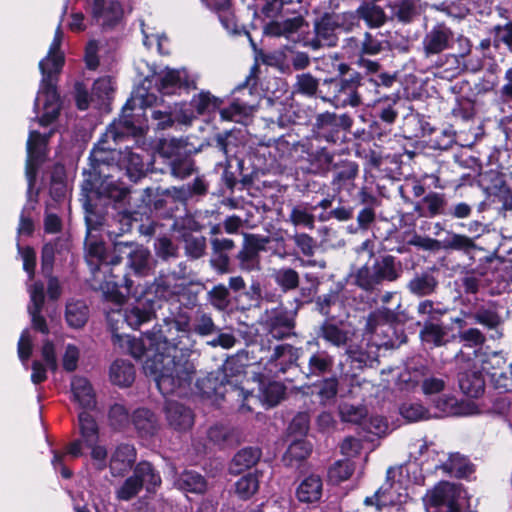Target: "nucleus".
<instances>
[{"instance_id":"f257e3e1","label":"nucleus","mask_w":512,"mask_h":512,"mask_svg":"<svg viewBox=\"0 0 512 512\" xmlns=\"http://www.w3.org/2000/svg\"><path fill=\"white\" fill-rule=\"evenodd\" d=\"M190 330V320L186 314H179L165 324L157 335L161 342L157 343L156 350L161 346L167 352L155 354L148 359L144 366L146 374L151 375L163 395L176 392L180 388L189 386L195 373L194 364L177 347L179 333L185 334Z\"/></svg>"},{"instance_id":"f03ea898","label":"nucleus","mask_w":512,"mask_h":512,"mask_svg":"<svg viewBox=\"0 0 512 512\" xmlns=\"http://www.w3.org/2000/svg\"><path fill=\"white\" fill-rule=\"evenodd\" d=\"M62 40L63 32L61 27L58 26L47 56L39 62L42 79L35 99L34 110L37 114H41L39 117V124L41 126H47L52 123L60 111L55 83L64 64V56L60 51Z\"/></svg>"},{"instance_id":"7ed1b4c3","label":"nucleus","mask_w":512,"mask_h":512,"mask_svg":"<svg viewBox=\"0 0 512 512\" xmlns=\"http://www.w3.org/2000/svg\"><path fill=\"white\" fill-rule=\"evenodd\" d=\"M465 497V491L456 483L440 482L429 490L424 497L427 509L438 512H458L460 501Z\"/></svg>"},{"instance_id":"20e7f679","label":"nucleus","mask_w":512,"mask_h":512,"mask_svg":"<svg viewBox=\"0 0 512 512\" xmlns=\"http://www.w3.org/2000/svg\"><path fill=\"white\" fill-rule=\"evenodd\" d=\"M153 317L154 311L152 307L141 301L127 307L124 311L112 310L107 313V321L113 333H119L124 324L137 329L143 323L151 321Z\"/></svg>"},{"instance_id":"39448f33","label":"nucleus","mask_w":512,"mask_h":512,"mask_svg":"<svg viewBox=\"0 0 512 512\" xmlns=\"http://www.w3.org/2000/svg\"><path fill=\"white\" fill-rule=\"evenodd\" d=\"M116 256L111 260L112 265H117L121 262L123 257L127 258V265L136 275L145 276L151 269L150 252L143 246L128 243L118 242L114 246Z\"/></svg>"},{"instance_id":"423d86ee","label":"nucleus","mask_w":512,"mask_h":512,"mask_svg":"<svg viewBox=\"0 0 512 512\" xmlns=\"http://www.w3.org/2000/svg\"><path fill=\"white\" fill-rule=\"evenodd\" d=\"M112 339L114 344L119 345L120 348L131 354L134 358H141L146 355L145 361H147L148 359L153 358L155 354H167L163 349V346H161L158 351L156 350L157 343L161 342L157 333L146 334L144 339H136L129 335L113 333ZM145 363L146 362H144L143 367L145 366Z\"/></svg>"},{"instance_id":"0eeeda50","label":"nucleus","mask_w":512,"mask_h":512,"mask_svg":"<svg viewBox=\"0 0 512 512\" xmlns=\"http://www.w3.org/2000/svg\"><path fill=\"white\" fill-rule=\"evenodd\" d=\"M395 470L388 469L387 480L385 483L375 492L372 497H366L364 503L366 505H376L377 509L388 506H397L406 503L408 499V493L399 481H392Z\"/></svg>"},{"instance_id":"6e6552de","label":"nucleus","mask_w":512,"mask_h":512,"mask_svg":"<svg viewBox=\"0 0 512 512\" xmlns=\"http://www.w3.org/2000/svg\"><path fill=\"white\" fill-rule=\"evenodd\" d=\"M105 255V247L102 242L87 241L86 260L93 273V287L101 290L105 294H114L120 285L117 277L113 275L111 279L101 281L99 264Z\"/></svg>"},{"instance_id":"1a4fd4ad","label":"nucleus","mask_w":512,"mask_h":512,"mask_svg":"<svg viewBox=\"0 0 512 512\" xmlns=\"http://www.w3.org/2000/svg\"><path fill=\"white\" fill-rule=\"evenodd\" d=\"M484 372H489L484 355H475L471 363V369L461 372L459 377V386L464 394L476 398L483 393L485 386Z\"/></svg>"},{"instance_id":"9d476101","label":"nucleus","mask_w":512,"mask_h":512,"mask_svg":"<svg viewBox=\"0 0 512 512\" xmlns=\"http://www.w3.org/2000/svg\"><path fill=\"white\" fill-rule=\"evenodd\" d=\"M48 137L41 135L35 130H30L27 140V161H26V177L28 179L29 188L34 185L37 165L45 155Z\"/></svg>"},{"instance_id":"9b49d317","label":"nucleus","mask_w":512,"mask_h":512,"mask_svg":"<svg viewBox=\"0 0 512 512\" xmlns=\"http://www.w3.org/2000/svg\"><path fill=\"white\" fill-rule=\"evenodd\" d=\"M453 32L444 24H437L429 30L422 41V48L425 57L440 54L450 47Z\"/></svg>"},{"instance_id":"f8f14e48","label":"nucleus","mask_w":512,"mask_h":512,"mask_svg":"<svg viewBox=\"0 0 512 512\" xmlns=\"http://www.w3.org/2000/svg\"><path fill=\"white\" fill-rule=\"evenodd\" d=\"M330 83H335L336 91L331 103L337 108H343L348 105L358 106L360 104V96L357 89L360 85L359 75H354L350 79H342L337 82L334 79L329 80Z\"/></svg>"},{"instance_id":"ddd939ff","label":"nucleus","mask_w":512,"mask_h":512,"mask_svg":"<svg viewBox=\"0 0 512 512\" xmlns=\"http://www.w3.org/2000/svg\"><path fill=\"white\" fill-rule=\"evenodd\" d=\"M136 461V450L132 445L121 444L116 447L110 457L109 467L115 477L124 476Z\"/></svg>"},{"instance_id":"4468645a","label":"nucleus","mask_w":512,"mask_h":512,"mask_svg":"<svg viewBox=\"0 0 512 512\" xmlns=\"http://www.w3.org/2000/svg\"><path fill=\"white\" fill-rule=\"evenodd\" d=\"M165 413L169 425L175 430H188L193 425L194 416L191 410L180 403L168 401Z\"/></svg>"},{"instance_id":"2eb2a0df","label":"nucleus","mask_w":512,"mask_h":512,"mask_svg":"<svg viewBox=\"0 0 512 512\" xmlns=\"http://www.w3.org/2000/svg\"><path fill=\"white\" fill-rule=\"evenodd\" d=\"M188 75L186 70L165 68L157 73L155 83L163 94H172L177 88L187 85Z\"/></svg>"},{"instance_id":"dca6fc26","label":"nucleus","mask_w":512,"mask_h":512,"mask_svg":"<svg viewBox=\"0 0 512 512\" xmlns=\"http://www.w3.org/2000/svg\"><path fill=\"white\" fill-rule=\"evenodd\" d=\"M323 484L319 476L309 475L305 477L296 488V498L299 502L312 504L322 497Z\"/></svg>"},{"instance_id":"f3484780","label":"nucleus","mask_w":512,"mask_h":512,"mask_svg":"<svg viewBox=\"0 0 512 512\" xmlns=\"http://www.w3.org/2000/svg\"><path fill=\"white\" fill-rule=\"evenodd\" d=\"M256 106L255 101H246L244 98H236L229 107L221 109L220 116L223 120L240 123L254 113Z\"/></svg>"},{"instance_id":"a211bd4d","label":"nucleus","mask_w":512,"mask_h":512,"mask_svg":"<svg viewBox=\"0 0 512 512\" xmlns=\"http://www.w3.org/2000/svg\"><path fill=\"white\" fill-rule=\"evenodd\" d=\"M294 327V318L287 312H278L269 320V333L276 340L294 335Z\"/></svg>"},{"instance_id":"6ab92c4d","label":"nucleus","mask_w":512,"mask_h":512,"mask_svg":"<svg viewBox=\"0 0 512 512\" xmlns=\"http://www.w3.org/2000/svg\"><path fill=\"white\" fill-rule=\"evenodd\" d=\"M74 400L83 408H93L96 404L95 393L89 381L84 377H74L71 382Z\"/></svg>"},{"instance_id":"aec40b11","label":"nucleus","mask_w":512,"mask_h":512,"mask_svg":"<svg viewBox=\"0 0 512 512\" xmlns=\"http://www.w3.org/2000/svg\"><path fill=\"white\" fill-rule=\"evenodd\" d=\"M335 23L328 15L323 16L315 23L316 39L312 42V47L318 49L321 46H333L336 43L334 35Z\"/></svg>"},{"instance_id":"412c9836","label":"nucleus","mask_w":512,"mask_h":512,"mask_svg":"<svg viewBox=\"0 0 512 512\" xmlns=\"http://www.w3.org/2000/svg\"><path fill=\"white\" fill-rule=\"evenodd\" d=\"M135 371L130 362L116 360L110 367V380L118 386L126 387L132 384Z\"/></svg>"},{"instance_id":"4be33fe9","label":"nucleus","mask_w":512,"mask_h":512,"mask_svg":"<svg viewBox=\"0 0 512 512\" xmlns=\"http://www.w3.org/2000/svg\"><path fill=\"white\" fill-rule=\"evenodd\" d=\"M260 457L261 451L259 448H243L235 454L230 469L233 473H240L254 466L259 461Z\"/></svg>"},{"instance_id":"5701e85b","label":"nucleus","mask_w":512,"mask_h":512,"mask_svg":"<svg viewBox=\"0 0 512 512\" xmlns=\"http://www.w3.org/2000/svg\"><path fill=\"white\" fill-rule=\"evenodd\" d=\"M304 25V20L301 16L285 19L283 21H274L270 23L265 32L271 36H284L289 38L292 34L297 32Z\"/></svg>"},{"instance_id":"b1692460","label":"nucleus","mask_w":512,"mask_h":512,"mask_svg":"<svg viewBox=\"0 0 512 512\" xmlns=\"http://www.w3.org/2000/svg\"><path fill=\"white\" fill-rule=\"evenodd\" d=\"M419 0H390L392 15L397 20L407 23L418 13Z\"/></svg>"},{"instance_id":"393cba45","label":"nucleus","mask_w":512,"mask_h":512,"mask_svg":"<svg viewBox=\"0 0 512 512\" xmlns=\"http://www.w3.org/2000/svg\"><path fill=\"white\" fill-rule=\"evenodd\" d=\"M175 485L181 490L192 493H204L207 490L206 480L194 471L183 472L176 480Z\"/></svg>"},{"instance_id":"a878e982","label":"nucleus","mask_w":512,"mask_h":512,"mask_svg":"<svg viewBox=\"0 0 512 512\" xmlns=\"http://www.w3.org/2000/svg\"><path fill=\"white\" fill-rule=\"evenodd\" d=\"M440 467L454 477H464L472 472V467L468 460L459 453L450 454Z\"/></svg>"},{"instance_id":"bb28decb","label":"nucleus","mask_w":512,"mask_h":512,"mask_svg":"<svg viewBox=\"0 0 512 512\" xmlns=\"http://www.w3.org/2000/svg\"><path fill=\"white\" fill-rule=\"evenodd\" d=\"M134 474L143 483V487L147 491H153L161 484L160 475L155 472L149 462L143 461L138 463L134 469Z\"/></svg>"},{"instance_id":"cd10ccee","label":"nucleus","mask_w":512,"mask_h":512,"mask_svg":"<svg viewBox=\"0 0 512 512\" xmlns=\"http://www.w3.org/2000/svg\"><path fill=\"white\" fill-rule=\"evenodd\" d=\"M88 319L87 306L81 301L68 302L66 306V321L73 328L84 326Z\"/></svg>"},{"instance_id":"c85d7f7f","label":"nucleus","mask_w":512,"mask_h":512,"mask_svg":"<svg viewBox=\"0 0 512 512\" xmlns=\"http://www.w3.org/2000/svg\"><path fill=\"white\" fill-rule=\"evenodd\" d=\"M80 433L87 447H92L98 441V427L95 420L86 412L79 414Z\"/></svg>"},{"instance_id":"c756f323","label":"nucleus","mask_w":512,"mask_h":512,"mask_svg":"<svg viewBox=\"0 0 512 512\" xmlns=\"http://www.w3.org/2000/svg\"><path fill=\"white\" fill-rule=\"evenodd\" d=\"M357 11L359 16L371 27H379L386 21L383 9L374 3H364Z\"/></svg>"},{"instance_id":"7c9ffc66","label":"nucleus","mask_w":512,"mask_h":512,"mask_svg":"<svg viewBox=\"0 0 512 512\" xmlns=\"http://www.w3.org/2000/svg\"><path fill=\"white\" fill-rule=\"evenodd\" d=\"M373 269L380 283L385 280L395 281L399 277V270L396 268L392 256H386L376 261L373 265Z\"/></svg>"},{"instance_id":"2f4dec72","label":"nucleus","mask_w":512,"mask_h":512,"mask_svg":"<svg viewBox=\"0 0 512 512\" xmlns=\"http://www.w3.org/2000/svg\"><path fill=\"white\" fill-rule=\"evenodd\" d=\"M436 279L430 274H422L414 277L408 284L411 293L417 296H426L435 291Z\"/></svg>"},{"instance_id":"473e14b6","label":"nucleus","mask_w":512,"mask_h":512,"mask_svg":"<svg viewBox=\"0 0 512 512\" xmlns=\"http://www.w3.org/2000/svg\"><path fill=\"white\" fill-rule=\"evenodd\" d=\"M239 260V267L243 271H258L260 270V258L258 250L252 246L244 247L237 255Z\"/></svg>"},{"instance_id":"72a5a7b5","label":"nucleus","mask_w":512,"mask_h":512,"mask_svg":"<svg viewBox=\"0 0 512 512\" xmlns=\"http://www.w3.org/2000/svg\"><path fill=\"white\" fill-rule=\"evenodd\" d=\"M310 452L311 446L306 441H294L289 445L284 455V461L287 465L292 466L294 465V462H299L307 458Z\"/></svg>"},{"instance_id":"f704fd0d","label":"nucleus","mask_w":512,"mask_h":512,"mask_svg":"<svg viewBox=\"0 0 512 512\" xmlns=\"http://www.w3.org/2000/svg\"><path fill=\"white\" fill-rule=\"evenodd\" d=\"M259 488V479L256 474L249 473L242 476L235 483V493L241 499H248L253 496Z\"/></svg>"},{"instance_id":"c9c22d12","label":"nucleus","mask_w":512,"mask_h":512,"mask_svg":"<svg viewBox=\"0 0 512 512\" xmlns=\"http://www.w3.org/2000/svg\"><path fill=\"white\" fill-rule=\"evenodd\" d=\"M133 423L139 431L146 434L153 433L157 426L155 415L150 410L144 408L134 412Z\"/></svg>"},{"instance_id":"e433bc0d","label":"nucleus","mask_w":512,"mask_h":512,"mask_svg":"<svg viewBox=\"0 0 512 512\" xmlns=\"http://www.w3.org/2000/svg\"><path fill=\"white\" fill-rule=\"evenodd\" d=\"M446 335L447 332L442 326L432 322H426L420 332V337L423 342L432 343L435 346L443 345Z\"/></svg>"},{"instance_id":"4c0bfd02","label":"nucleus","mask_w":512,"mask_h":512,"mask_svg":"<svg viewBox=\"0 0 512 512\" xmlns=\"http://www.w3.org/2000/svg\"><path fill=\"white\" fill-rule=\"evenodd\" d=\"M143 488V483L133 473L132 476L128 477L124 483L116 490V497L119 500L129 501Z\"/></svg>"},{"instance_id":"58836bf2","label":"nucleus","mask_w":512,"mask_h":512,"mask_svg":"<svg viewBox=\"0 0 512 512\" xmlns=\"http://www.w3.org/2000/svg\"><path fill=\"white\" fill-rule=\"evenodd\" d=\"M289 220L294 226H305L309 229L314 228L315 217L304 205L293 207L289 215Z\"/></svg>"},{"instance_id":"ea45409f","label":"nucleus","mask_w":512,"mask_h":512,"mask_svg":"<svg viewBox=\"0 0 512 512\" xmlns=\"http://www.w3.org/2000/svg\"><path fill=\"white\" fill-rule=\"evenodd\" d=\"M274 279L285 291L295 289L299 285V275L291 268H281L276 270L274 273Z\"/></svg>"},{"instance_id":"a19ab883","label":"nucleus","mask_w":512,"mask_h":512,"mask_svg":"<svg viewBox=\"0 0 512 512\" xmlns=\"http://www.w3.org/2000/svg\"><path fill=\"white\" fill-rule=\"evenodd\" d=\"M318 85L319 82L317 78L310 73H302L297 75L294 89L300 94L313 96L317 92Z\"/></svg>"},{"instance_id":"79ce46f5","label":"nucleus","mask_w":512,"mask_h":512,"mask_svg":"<svg viewBox=\"0 0 512 512\" xmlns=\"http://www.w3.org/2000/svg\"><path fill=\"white\" fill-rule=\"evenodd\" d=\"M333 359L326 352H317L309 359L310 373L320 375L330 371Z\"/></svg>"},{"instance_id":"37998d69","label":"nucleus","mask_w":512,"mask_h":512,"mask_svg":"<svg viewBox=\"0 0 512 512\" xmlns=\"http://www.w3.org/2000/svg\"><path fill=\"white\" fill-rule=\"evenodd\" d=\"M343 421L363 425L367 416V410L362 406L344 404L340 408Z\"/></svg>"},{"instance_id":"c03bdc74","label":"nucleus","mask_w":512,"mask_h":512,"mask_svg":"<svg viewBox=\"0 0 512 512\" xmlns=\"http://www.w3.org/2000/svg\"><path fill=\"white\" fill-rule=\"evenodd\" d=\"M285 388L281 383L271 382L262 390L261 397L264 403L272 407L277 405L283 398Z\"/></svg>"},{"instance_id":"a18cd8bd","label":"nucleus","mask_w":512,"mask_h":512,"mask_svg":"<svg viewBox=\"0 0 512 512\" xmlns=\"http://www.w3.org/2000/svg\"><path fill=\"white\" fill-rule=\"evenodd\" d=\"M354 467L349 460L337 461L329 470V478L333 482L347 480L353 473Z\"/></svg>"},{"instance_id":"49530a36","label":"nucleus","mask_w":512,"mask_h":512,"mask_svg":"<svg viewBox=\"0 0 512 512\" xmlns=\"http://www.w3.org/2000/svg\"><path fill=\"white\" fill-rule=\"evenodd\" d=\"M356 283L365 290H370L380 284L372 267L363 266L356 273Z\"/></svg>"},{"instance_id":"de8ad7c7","label":"nucleus","mask_w":512,"mask_h":512,"mask_svg":"<svg viewBox=\"0 0 512 512\" xmlns=\"http://www.w3.org/2000/svg\"><path fill=\"white\" fill-rule=\"evenodd\" d=\"M401 415L408 421L428 419V411L418 403L403 404L400 408Z\"/></svg>"},{"instance_id":"09e8293b","label":"nucleus","mask_w":512,"mask_h":512,"mask_svg":"<svg viewBox=\"0 0 512 512\" xmlns=\"http://www.w3.org/2000/svg\"><path fill=\"white\" fill-rule=\"evenodd\" d=\"M322 337L336 346L344 345L347 341L346 333L333 324L323 325Z\"/></svg>"},{"instance_id":"8fccbe9b","label":"nucleus","mask_w":512,"mask_h":512,"mask_svg":"<svg viewBox=\"0 0 512 512\" xmlns=\"http://www.w3.org/2000/svg\"><path fill=\"white\" fill-rule=\"evenodd\" d=\"M444 248L455 249V250H469L474 247V243L471 238L451 233L444 240Z\"/></svg>"},{"instance_id":"3c124183","label":"nucleus","mask_w":512,"mask_h":512,"mask_svg":"<svg viewBox=\"0 0 512 512\" xmlns=\"http://www.w3.org/2000/svg\"><path fill=\"white\" fill-rule=\"evenodd\" d=\"M473 317L477 323L489 329L496 328L501 322L499 315L495 311L489 309L478 310Z\"/></svg>"},{"instance_id":"603ef678","label":"nucleus","mask_w":512,"mask_h":512,"mask_svg":"<svg viewBox=\"0 0 512 512\" xmlns=\"http://www.w3.org/2000/svg\"><path fill=\"white\" fill-rule=\"evenodd\" d=\"M30 302L28 312H41L44 304V291L41 283H35L29 288Z\"/></svg>"},{"instance_id":"864d4df0","label":"nucleus","mask_w":512,"mask_h":512,"mask_svg":"<svg viewBox=\"0 0 512 512\" xmlns=\"http://www.w3.org/2000/svg\"><path fill=\"white\" fill-rule=\"evenodd\" d=\"M363 428L371 434L381 436L387 433L388 424L383 417L375 416L365 419Z\"/></svg>"},{"instance_id":"5fc2aeb1","label":"nucleus","mask_w":512,"mask_h":512,"mask_svg":"<svg viewBox=\"0 0 512 512\" xmlns=\"http://www.w3.org/2000/svg\"><path fill=\"white\" fill-rule=\"evenodd\" d=\"M185 243L186 251L191 257L197 259L204 254L206 248L204 237H189L186 239Z\"/></svg>"},{"instance_id":"6e6d98bb","label":"nucleus","mask_w":512,"mask_h":512,"mask_svg":"<svg viewBox=\"0 0 512 512\" xmlns=\"http://www.w3.org/2000/svg\"><path fill=\"white\" fill-rule=\"evenodd\" d=\"M211 303L218 309H224L228 305V289L224 285L215 286L209 292Z\"/></svg>"},{"instance_id":"4d7b16f0","label":"nucleus","mask_w":512,"mask_h":512,"mask_svg":"<svg viewBox=\"0 0 512 512\" xmlns=\"http://www.w3.org/2000/svg\"><path fill=\"white\" fill-rule=\"evenodd\" d=\"M230 436V431L223 425H214L207 431L208 440L214 445H222Z\"/></svg>"},{"instance_id":"13d9d810","label":"nucleus","mask_w":512,"mask_h":512,"mask_svg":"<svg viewBox=\"0 0 512 512\" xmlns=\"http://www.w3.org/2000/svg\"><path fill=\"white\" fill-rule=\"evenodd\" d=\"M122 15V8L118 2H110L108 7H103V14L97 18L103 19V24L111 25L117 21Z\"/></svg>"},{"instance_id":"bf43d9fd","label":"nucleus","mask_w":512,"mask_h":512,"mask_svg":"<svg viewBox=\"0 0 512 512\" xmlns=\"http://www.w3.org/2000/svg\"><path fill=\"white\" fill-rule=\"evenodd\" d=\"M180 149V141L176 139H162L158 145V152L166 158L178 155Z\"/></svg>"},{"instance_id":"052dcab7","label":"nucleus","mask_w":512,"mask_h":512,"mask_svg":"<svg viewBox=\"0 0 512 512\" xmlns=\"http://www.w3.org/2000/svg\"><path fill=\"white\" fill-rule=\"evenodd\" d=\"M32 353V339L29 331L24 330L18 341V355L23 363H26Z\"/></svg>"},{"instance_id":"680f3d73","label":"nucleus","mask_w":512,"mask_h":512,"mask_svg":"<svg viewBox=\"0 0 512 512\" xmlns=\"http://www.w3.org/2000/svg\"><path fill=\"white\" fill-rule=\"evenodd\" d=\"M216 330V327L213 323V320L210 316L206 315V314H202L200 315L197 320H196V323L194 325V331L201 335V336H206V335H210L212 333H214Z\"/></svg>"},{"instance_id":"e2e57ef3","label":"nucleus","mask_w":512,"mask_h":512,"mask_svg":"<svg viewBox=\"0 0 512 512\" xmlns=\"http://www.w3.org/2000/svg\"><path fill=\"white\" fill-rule=\"evenodd\" d=\"M114 86L112 78L103 77L99 78L94 82L93 85V94L98 96L99 98H106L113 92Z\"/></svg>"},{"instance_id":"0e129e2a","label":"nucleus","mask_w":512,"mask_h":512,"mask_svg":"<svg viewBox=\"0 0 512 512\" xmlns=\"http://www.w3.org/2000/svg\"><path fill=\"white\" fill-rule=\"evenodd\" d=\"M293 239L304 255L311 256L314 253L315 242L311 236L305 233H299L295 234Z\"/></svg>"},{"instance_id":"69168bd1","label":"nucleus","mask_w":512,"mask_h":512,"mask_svg":"<svg viewBox=\"0 0 512 512\" xmlns=\"http://www.w3.org/2000/svg\"><path fill=\"white\" fill-rule=\"evenodd\" d=\"M79 359V350L77 347L73 345H68L66 347L64 356H63V367L66 371L71 372L77 368V362Z\"/></svg>"},{"instance_id":"338daca9","label":"nucleus","mask_w":512,"mask_h":512,"mask_svg":"<svg viewBox=\"0 0 512 512\" xmlns=\"http://www.w3.org/2000/svg\"><path fill=\"white\" fill-rule=\"evenodd\" d=\"M309 421L307 413H299L293 418L289 429L292 433L303 435L309 429Z\"/></svg>"},{"instance_id":"774afa93","label":"nucleus","mask_w":512,"mask_h":512,"mask_svg":"<svg viewBox=\"0 0 512 512\" xmlns=\"http://www.w3.org/2000/svg\"><path fill=\"white\" fill-rule=\"evenodd\" d=\"M495 41L506 44L512 51V23L495 27Z\"/></svg>"}]
</instances>
